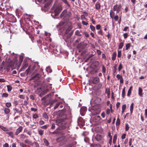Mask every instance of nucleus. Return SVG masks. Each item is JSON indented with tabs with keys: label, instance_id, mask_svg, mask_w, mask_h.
<instances>
[{
	"label": "nucleus",
	"instance_id": "nucleus-48",
	"mask_svg": "<svg viewBox=\"0 0 147 147\" xmlns=\"http://www.w3.org/2000/svg\"><path fill=\"white\" fill-rule=\"evenodd\" d=\"M49 126V125H43V126H42L41 127V128L42 129H46L47 128L48 126Z\"/></svg>",
	"mask_w": 147,
	"mask_h": 147
},
{
	"label": "nucleus",
	"instance_id": "nucleus-1",
	"mask_svg": "<svg viewBox=\"0 0 147 147\" xmlns=\"http://www.w3.org/2000/svg\"><path fill=\"white\" fill-rule=\"evenodd\" d=\"M60 117L56 121V124L59 127L57 129V130H61L64 129L65 127V125L66 122L65 120L66 119L67 115L63 113H60L59 115Z\"/></svg>",
	"mask_w": 147,
	"mask_h": 147
},
{
	"label": "nucleus",
	"instance_id": "nucleus-57",
	"mask_svg": "<svg viewBox=\"0 0 147 147\" xmlns=\"http://www.w3.org/2000/svg\"><path fill=\"white\" fill-rule=\"evenodd\" d=\"M73 145V144H67L65 145V147H72Z\"/></svg>",
	"mask_w": 147,
	"mask_h": 147
},
{
	"label": "nucleus",
	"instance_id": "nucleus-63",
	"mask_svg": "<svg viewBox=\"0 0 147 147\" xmlns=\"http://www.w3.org/2000/svg\"><path fill=\"white\" fill-rule=\"evenodd\" d=\"M145 117L146 118H147V109H145Z\"/></svg>",
	"mask_w": 147,
	"mask_h": 147
},
{
	"label": "nucleus",
	"instance_id": "nucleus-8",
	"mask_svg": "<svg viewBox=\"0 0 147 147\" xmlns=\"http://www.w3.org/2000/svg\"><path fill=\"white\" fill-rule=\"evenodd\" d=\"M121 8L122 6L121 4L119 5L116 4L113 6V10L114 11H116L117 13H118L121 10Z\"/></svg>",
	"mask_w": 147,
	"mask_h": 147
},
{
	"label": "nucleus",
	"instance_id": "nucleus-11",
	"mask_svg": "<svg viewBox=\"0 0 147 147\" xmlns=\"http://www.w3.org/2000/svg\"><path fill=\"white\" fill-rule=\"evenodd\" d=\"M28 66V63L26 62L24 63L21 69V71H24Z\"/></svg>",
	"mask_w": 147,
	"mask_h": 147
},
{
	"label": "nucleus",
	"instance_id": "nucleus-44",
	"mask_svg": "<svg viewBox=\"0 0 147 147\" xmlns=\"http://www.w3.org/2000/svg\"><path fill=\"white\" fill-rule=\"evenodd\" d=\"M122 68L123 67L122 64L121 63H120L118 67V71H120L122 69Z\"/></svg>",
	"mask_w": 147,
	"mask_h": 147
},
{
	"label": "nucleus",
	"instance_id": "nucleus-31",
	"mask_svg": "<svg viewBox=\"0 0 147 147\" xmlns=\"http://www.w3.org/2000/svg\"><path fill=\"white\" fill-rule=\"evenodd\" d=\"M23 129V127L22 126H20L18 128L16 129V131L20 133L21 132Z\"/></svg>",
	"mask_w": 147,
	"mask_h": 147
},
{
	"label": "nucleus",
	"instance_id": "nucleus-54",
	"mask_svg": "<svg viewBox=\"0 0 147 147\" xmlns=\"http://www.w3.org/2000/svg\"><path fill=\"white\" fill-rule=\"evenodd\" d=\"M102 71L103 73H105L106 71V69L105 66L103 65L102 67Z\"/></svg>",
	"mask_w": 147,
	"mask_h": 147
},
{
	"label": "nucleus",
	"instance_id": "nucleus-5",
	"mask_svg": "<svg viewBox=\"0 0 147 147\" xmlns=\"http://www.w3.org/2000/svg\"><path fill=\"white\" fill-rule=\"evenodd\" d=\"M49 82L48 80H45L42 83V86H43V88L45 89H48L51 90L52 88L51 86L52 84L49 83Z\"/></svg>",
	"mask_w": 147,
	"mask_h": 147
},
{
	"label": "nucleus",
	"instance_id": "nucleus-51",
	"mask_svg": "<svg viewBox=\"0 0 147 147\" xmlns=\"http://www.w3.org/2000/svg\"><path fill=\"white\" fill-rule=\"evenodd\" d=\"M116 77L118 80L122 78V76L119 74L117 75Z\"/></svg>",
	"mask_w": 147,
	"mask_h": 147
},
{
	"label": "nucleus",
	"instance_id": "nucleus-60",
	"mask_svg": "<svg viewBox=\"0 0 147 147\" xmlns=\"http://www.w3.org/2000/svg\"><path fill=\"white\" fill-rule=\"evenodd\" d=\"M86 19L85 16L84 15H82L81 16V19L82 20H85Z\"/></svg>",
	"mask_w": 147,
	"mask_h": 147
},
{
	"label": "nucleus",
	"instance_id": "nucleus-43",
	"mask_svg": "<svg viewBox=\"0 0 147 147\" xmlns=\"http://www.w3.org/2000/svg\"><path fill=\"white\" fill-rule=\"evenodd\" d=\"M82 120V118L81 117L79 118L78 119V124H80L81 123V121Z\"/></svg>",
	"mask_w": 147,
	"mask_h": 147
},
{
	"label": "nucleus",
	"instance_id": "nucleus-7",
	"mask_svg": "<svg viewBox=\"0 0 147 147\" xmlns=\"http://www.w3.org/2000/svg\"><path fill=\"white\" fill-rule=\"evenodd\" d=\"M62 7L61 5H58L55 8L54 13L55 16H57L62 10Z\"/></svg>",
	"mask_w": 147,
	"mask_h": 147
},
{
	"label": "nucleus",
	"instance_id": "nucleus-21",
	"mask_svg": "<svg viewBox=\"0 0 147 147\" xmlns=\"http://www.w3.org/2000/svg\"><path fill=\"white\" fill-rule=\"evenodd\" d=\"M6 134L8 135L11 138H14V135L12 132H7L6 133Z\"/></svg>",
	"mask_w": 147,
	"mask_h": 147
},
{
	"label": "nucleus",
	"instance_id": "nucleus-29",
	"mask_svg": "<svg viewBox=\"0 0 147 147\" xmlns=\"http://www.w3.org/2000/svg\"><path fill=\"white\" fill-rule=\"evenodd\" d=\"M43 140L45 145L47 146H48L49 144V143L48 142V141L45 138H44L43 139Z\"/></svg>",
	"mask_w": 147,
	"mask_h": 147
},
{
	"label": "nucleus",
	"instance_id": "nucleus-4",
	"mask_svg": "<svg viewBox=\"0 0 147 147\" xmlns=\"http://www.w3.org/2000/svg\"><path fill=\"white\" fill-rule=\"evenodd\" d=\"M89 111L91 112L93 115H94L99 114L100 111V109L98 106L95 105L92 107L91 110H90L89 109Z\"/></svg>",
	"mask_w": 147,
	"mask_h": 147
},
{
	"label": "nucleus",
	"instance_id": "nucleus-12",
	"mask_svg": "<svg viewBox=\"0 0 147 147\" xmlns=\"http://www.w3.org/2000/svg\"><path fill=\"white\" fill-rule=\"evenodd\" d=\"M142 91V89L141 88L139 87L138 88V94L140 97L143 96V93Z\"/></svg>",
	"mask_w": 147,
	"mask_h": 147
},
{
	"label": "nucleus",
	"instance_id": "nucleus-17",
	"mask_svg": "<svg viewBox=\"0 0 147 147\" xmlns=\"http://www.w3.org/2000/svg\"><path fill=\"white\" fill-rule=\"evenodd\" d=\"M90 146L91 147H101V145L99 144H91Z\"/></svg>",
	"mask_w": 147,
	"mask_h": 147
},
{
	"label": "nucleus",
	"instance_id": "nucleus-9",
	"mask_svg": "<svg viewBox=\"0 0 147 147\" xmlns=\"http://www.w3.org/2000/svg\"><path fill=\"white\" fill-rule=\"evenodd\" d=\"M40 77L39 74H37L36 75L32 76L30 78L31 80H38Z\"/></svg>",
	"mask_w": 147,
	"mask_h": 147
},
{
	"label": "nucleus",
	"instance_id": "nucleus-53",
	"mask_svg": "<svg viewBox=\"0 0 147 147\" xmlns=\"http://www.w3.org/2000/svg\"><path fill=\"white\" fill-rule=\"evenodd\" d=\"M113 18L114 19L115 21H117L119 18V16L117 15H116Z\"/></svg>",
	"mask_w": 147,
	"mask_h": 147
},
{
	"label": "nucleus",
	"instance_id": "nucleus-55",
	"mask_svg": "<svg viewBox=\"0 0 147 147\" xmlns=\"http://www.w3.org/2000/svg\"><path fill=\"white\" fill-rule=\"evenodd\" d=\"M26 133L30 136H31L32 134V131L30 130H28Z\"/></svg>",
	"mask_w": 147,
	"mask_h": 147
},
{
	"label": "nucleus",
	"instance_id": "nucleus-61",
	"mask_svg": "<svg viewBox=\"0 0 147 147\" xmlns=\"http://www.w3.org/2000/svg\"><path fill=\"white\" fill-rule=\"evenodd\" d=\"M123 36L124 38H126L128 36V34L127 33H125L123 34Z\"/></svg>",
	"mask_w": 147,
	"mask_h": 147
},
{
	"label": "nucleus",
	"instance_id": "nucleus-15",
	"mask_svg": "<svg viewBox=\"0 0 147 147\" xmlns=\"http://www.w3.org/2000/svg\"><path fill=\"white\" fill-rule=\"evenodd\" d=\"M25 142L30 145L32 146L33 144V143L31 141L28 139L25 140Z\"/></svg>",
	"mask_w": 147,
	"mask_h": 147
},
{
	"label": "nucleus",
	"instance_id": "nucleus-23",
	"mask_svg": "<svg viewBox=\"0 0 147 147\" xmlns=\"http://www.w3.org/2000/svg\"><path fill=\"white\" fill-rule=\"evenodd\" d=\"M80 32L79 30H76L75 32V35L78 36H80L82 35Z\"/></svg>",
	"mask_w": 147,
	"mask_h": 147
},
{
	"label": "nucleus",
	"instance_id": "nucleus-25",
	"mask_svg": "<svg viewBox=\"0 0 147 147\" xmlns=\"http://www.w3.org/2000/svg\"><path fill=\"white\" fill-rule=\"evenodd\" d=\"M46 70L47 73L48 72L51 73L52 72V70L51 69L50 67L49 66L48 67H46Z\"/></svg>",
	"mask_w": 147,
	"mask_h": 147
},
{
	"label": "nucleus",
	"instance_id": "nucleus-58",
	"mask_svg": "<svg viewBox=\"0 0 147 147\" xmlns=\"http://www.w3.org/2000/svg\"><path fill=\"white\" fill-rule=\"evenodd\" d=\"M132 139L131 138H130L129 140V146H131L132 144Z\"/></svg>",
	"mask_w": 147,
	"mask_h": 147
},
{
	"label": "nucleus",
	"instance_id": "nucleus-59",
	"mask_svg": "<svg viewBox=\"0 0 147 147\" xmlns=\"http://www.w3.org/2000/svg\"><path fill=\"white\" fill-rule=\"evenodd\" d=\"M101 26L100 25L98 24L96 26V29L97 30H98L100 29Z\"/></svg>",
	"mask_w": 147,
	"mask_h": 147
},
{
	"label": "nucleus",
	"instance_id": "nucleus-37",
	"mask_svg": "<svg viewBox=\"0 0 147 147\" xmlns=\"http://www.w3.org/2000/svg\"><path fill=\"white\" fill-rule=\"evenodd\" d=\"M23 56L22 55L20 56V59H19V62L20 65L21 64V63L22 62L23 60Z\"/></svg>",
	"mask_w": 147,
	"mask_h": 147
},
{
	"label": "nucleus",
	"instance_id": "nucleus-49",
	"mask_svg": "<svg viewBox=\"0 0 147 147\" xmlns=\"http://www.w3.org/2000/svg\"><path fill=\"white\" fill-rule=\"evenodd\" d=\"M20 146L22 147H26V145L22 142L20 143Z\"/></svg>",
	"mask_w": 147,
	"mask_h": 147
},
{
	"label": "nucleus",
	"instance_id": "nucleus-39",
	"mask_svg": "<svg viewBox=\"0 0 147 147\" xmlns=\"http://www.w3.org/2000/svg\"><path fill=\"white\" fill-rule=\"evenodd\" d=\"M123 46V42L120 43L119 46V49H121L122 48Z\"/></svg>",
	"mask_w": 147,
	"mask_h": 147
},
{
	"label": "nucleus",
	"instance_id": "nucleus-46",
	"mask_svg": "<svg viewBox=\"0 0 147 147\" xmlns=\"http://www.w3.org/2000/svg\"><path fill=\"white\" fill-rule=\"evenodd\" d=\"M125 131H127L129 129V127L128 124L126 123L125 126Z\"/></svg>",
	"mask_w": 147,
	"mask_h": 147
},
{
	"label": "nucleus",
	"instance_id": "nucleus-64",
	"mask_svg": "<svg viewBox=\"0 0 147 147\" xmlns=\"http://www.w3.org/2000/svg\"><path fill=\"white\" fill-rule=\"evenodd\" d=\"M3 147H8L9 144L7 143H5L3 145Z\"/></svg>",
	"mask_w": 147,
	"mask_h": 147
},
{
	"label": "nucleus",
	"instance_id": "nucleus-34",
	"mask_svg": "<svg viewBox=\"0 0 147 147\" xmlns=\"http://www.w3.org/2000/svg\"><path fill=\"white\" fill-rule=\"evenodd\" d=\"M4 27V24L3 22L0 21V29H3Z\"/></svg>",
	"mask_w": 147,
	"mask_h": 147
},
{
	"label": "nucleus",
	"instance_id": "nucleus-27",
	"mask_svg": "<svg viewBox=\"0 0 147 147\" xmlns=\"http://www.w3.org/2000/svg\"><path fill=\"white\" fill-rule=\"evenodd\" d=\"M0 128L4 131H8V129L7 128L2 125H0Z\"/></svg>",
	"mask_w": 147,
	"mask_h": 147
},
{
	"label": "nucleus",
	"instance_id": "nucleus-32",
	"mask_svg": "<svg viewBox=\"0 0 147 147\" xmlns=\"http://www.w3.org/2000/svg\"><path fill=\"white\" fill-rule=\"evenodd\" d=\"M125 88L124 87V88L123 89V90L122 91V97L123 98H124L125 96Z\"/></svg>",
	"mask_w": 147,
	"mask_h": 147
},
{
	"label": "nucleus",
	"instance_id": "nucleus-42",
	"mask_svg": "<svg viewBox=\"0 0 147 147\" xmlns=\"http://www.w3.org/2000/svg\"><path fill=\"white\" fill-rule=\"evenodd\" d=\"M38 132L39 134L41 135L42 136L43 134V131L41 130V129H38Z\"/></svg>",
	"mask_w": 147,
	"mask_h": 147
},
{
	"label": "nucleus",
	"instance_id": "nucleus-6",
	"mask_svg": "<svg viewBox=\"0 0 147 147\" xmlns=\"http://www.w3.org/2000/svg\"><path fill=\"white\" fill-rule=\"evenodd\" d=\"M63 30L65 34H67L71 30V27L69 26L67 24H65L63 26Z\"/></svg>",
	"mask_w": 147,
	"mask_h": 147
},
{
	"label": "nucleus",
	"instance_id": "nucleus-45",
	"mask_svg": "<svg viewBox=\"0 0 147 147\" xmlns=\"http://www.w3.org/2000/svg\"><path fill=\"white\" fill-rule=\"evenodd\" d=\"M121 51H118L117 57L118 58L121 57Z\"/></svg>",
	"mask_w": 147,
	"mask_h": 147
},
{
	"label": "nucleus",
	"instance_id": "nucleus-50",
	"mask_svg": "<svg viewBox=\"0 0 147 147\" xmlns=\"http://www.w3.org/2000/svg\"><path fill=\"white\" fill-rule=\"evenodd\" d=\"M84 141L86 143H88L89 142V139L87 138H86L84 139Z\"/></svg>",
	"mask_w": 147,
	"mask_h": 147
},
{
	"label": "nucleus",
	"instance_id": "nucleus-40",
	"mask_svg": "<svg viewBox=\"0 0 147 147\" xmlns=\"http://www.w3.org/2000/svg\"><path fill=\"white\" fill-rule=\"evenodd\" d=\"M42 117H43L44 118L46 119H47L48 118V117L46 114V113H44L42 115Z\"/></svg>",
	"mask_w": 147,
	"mask_h": 147
},
{
	"label": "nucleus",
	"instance_id": "nucleus-3",
	"mask_svg": "<svg viewBox=\"0 0 147 147\" xmlns=\"http://www.w3.org/2000/svg\"><path fill=\"white\" fill-rule=\"evenodd\" d=\"M67 10L65 9L62 13L61 15V16L62 17V16H64L63 19L65 20V21L67 22L70 18L71 15V12H68L67 13Z\"/></svg>",
	"mask_w": 147,
	"mask_h": 147
},
{
	"label": "nucleus",
	"instance_id": "nucleus-36",
	"mask_svg": "<svg viewBox=\"0 0 147 147\" xmlns=\"http://www.w3.org/2000/svg\"><path fill=\"white\" fill-rule=\"evenodd\" d=\"M116 123L117 126H119L120 124V120L118 117Z\"/></svg>",
	"mask_w": 147,
	"mask_h": 147
},
{
	"label": "nucleus",
	"instance_id": "nucleus-16",
	"mask_svg": "<svg viewBox=\"0 0 147 147\" xmlns=\"http://www.w3.org/2000/svg\"><path fill=\"white\" fill-rule=\"evenodd\" d=\"M96 140L97 141H99L101 140L102 137L99 134H97L95 138Z\"/></svg>",
	"mask_w": 147,
	"mask_h": 147
},
{
	"label": "nucleus",
	"instance_id": "nucleus-2",
	"mask_svg": "<svg viewBox=\"0 0 147 147\" xmlns=\"http://www.w3.org/2000/svg\"><path fill=\"white\" fill-rule=\"evenodd\" d=\"M40 67L38 65V62L35 63L32 67H28V69L26 71L25 74L27 75L28 74L29 71L33 74L36 73L39 71L41 74H42L43 75L45 76V74L43 72V69L42 68L40 69Z\"/></svg>",
	"mask_w": 147,
	"mask_h": 147
},
{
	"label": "nucleus",
	"instance_id": "nucleus-22",
	"mask_svg": "<svg viewBox=\"0 0 147 147\" xmlns=\"http://www.w3.org/2000/svg\"><path fill=\"white\" fill-rule=\"evenodd\" d=\"M4 112L6 114L9 113L10 112V110L8 108H5L4 109Z\"/></svg>",
	"mask_w": 147,
	"mask_h": 147
},
{
	"label": "nucleus",
	"instance_id": "nucleus-33",
	"mask_svg": "<svg viewBox=\"0 0 147 147\" xmlns=\"http://www.w3.org/2000/svg\"><path fill=\"white\" fill-rule=\"evenodd\" d=\"M117 71V65H115L113 67V72L114 73H116Z\"/></svg>",
	"mask_w": 147,
	"mask_h": 147
},
{
	"label": "nucleus",
	"instance_id": "nucleus-41",
	"mask_svg": "<svg viewBox=\"0 0 147 147\" xmlns=\"http://www.w3.org/2000/svg\"><path fill=\"white\" fill-rule=\"evenodd\" d=\"M131 45L130 43H128L126 45L125 50H128L130 47Z\"/></svg>",
	"mask_w": 147,
	"mask_h": 147
},
{
	"label": "nucleus",
	"instance_id": "nucleus-47",
	"mask_svg": "<svg viewBox=\"0 0 147 147\" xmlns=\"http://www.w3.org/2000/svg\"><path fill=\"white\" fill-rule=\"evenodd\" d=\"M8 94L7 93H3L2 94V97H7Z\"/></svg>",
	"mask_w": 147,
	"mask_h": 147
},
{
	"label": "nucleus",
	"instance_id": "nucleus-20",
	"mask_svg": "<svg viewBox=\"0 0 147 147\" xmlns=\"http://www.w3.org/2000/svg\"><path fill=\"white\" fill-rule=\"evenodd\" d=\"M132 86H131L129 87V88L128 90V93H127V96H129L131 95V91L132 90Z\"/></svg>",
	"mask_w": 147,
	"mask_h": 147
},
{
	"label": "nucleus",
	"instance_id": "nucleus-62",
	"mask_svg": "<svg viewBox=\"0 0 147 147\" xmlns=\"http://www.w3.org/2000/svg\"><path fill=\"white\" fill-rule=\"evenodd\" d=\"M126 136V134H123L121 136V139H124L125 138V136Z\"/></svg>",
	"mask_w": 147,
	"mask_h": 147
},
{
	"label": "nucleus",
	"instance_id": "nucleus-24",
	"mask_svg": "<svg viewBox=\"0 0 147 147\" xmlns=\"http://www.w3.org/2000/svg\"><path fill=\"white\" fill-rule=\"evenodd\" d=\"M49 47L50 49L53 50V51H55V46L54 45L53 43H51Z\"/></svg>",
	"mask_w": 147,
	"mask_h": 147
},
{
	"label": "nucleus",
	"instance_id": "nucleus-10",
	"mask_svg": "<svg viewBox=\"0 0 147 147\" xmlns=\"http://www.w3.org/2000/svg\"><path fill=\"white\" fill-rule=\"evenodd\" d=\"M100 119V116L96 115L93 118V120L95 122H97L99 121Z\"/></svg>",
	"mask_w": 147,
	"mask_h": 147
},
{
	"label": "nucleus",
	"instance_id": "nucleus-14",
	"mask_svg": "<svg viewBox=\"0 0 147 147\" xmlns=\"http://www.w3.org/2000/svg\"><path fill=\"white\" fill-rule=\"evenodd\" d=\"M19 139L21 140H23L26 137V136L22 134L19 135Z\"/></svg>",
	"mask_w": 147,
	"mask_h": 147
},
{
	"label": "nucleus",
	"instance_id": "nucleus-18",
	"mask_svg": "<svg viewBox=\"0 0 147 147\" xmlns=\"http://www.w3.org/2000/svg\"><path fill=\"white\" fill-rule=\"evenodd\" d=\"M115 14V12L112 11V10H111L110 11V15L111 18L112 19H113L114 18V16Z\"/></svg>",
	"mask_w": 147,
	"mask_h": 147
},
{
	"label": "nucleus",
	"instance_id": "nucleus-56",
	"mask_svg": "<svg viewBox=\"0 0 147 147\" xmlns=\"http://www.w3.org/2000/svg\"><path fill=\"white\" fill-rule=\"evenodd\" d=\"M110 109H107L106 111V113L107 115H109L110 114Z\"/></svg>",
	"mask_w": 147,
	"mask_h": 147
},
{
	"label": "nucleus",
	"instance_id": "nucleus-52",
	"mask_svg": "<svg viewBox=\"0 0 147 147\" xmlns=\"http://www.w3.org/2000/svg\"><path fill=\"white\" fill-rule=\"evenodd\" d=\"M11 105V104L10 102H7L6 103V106L7 107H10Z\"/></svg>",
	"mask_w": 147,
	"mask_h": 147
},
{
	"label": "nucleus",
	"instance_id": "nucleus-35",
	"mask_svg": "<svg viewBox=\"0 0 147 147\" xmlns=\"http://www.w3.org/2000/svg\"><path fill=\"white\" fill-rule=\"evenodd\" d=\"M62 102H59L56 104L55 105L54 107V109H55L58 107L59 106L62 104Z\"/></svg>",
	"mask_w": 147,
	"mask_h": 147
},
{
	"label": "nucleus",
	"instance_id": "nucleus-38",
	"mask_svg": "<svg viewBox=\"0 0 147 147\" xmlns=\"http://www.w3.org/2000/svg\"><path fill=\"white\" fill-rule=\"evenodd\" d=\"M90 28L91 30L93 32L95 31V28L94 26L92 25H91L90 26Z\"/></svg>",
	"mask_w": 147,
	"mask_h": 147
},
{
	"label": "nucleus",
	"instance_id": "nucleus-13",
	"mask_svg": "<svg viewBox=\"0 0 147 147\" xmlns=\"http://www.w3.org/2000/svg\"><path fill=\"white\" fill-rule=\"evenodd\" d=\"M95 7L97 10H99L100 9V3L98 2H97L95 5Z\"/></svg>",
	"mask_w": 147,
	"mask_h": 147
},
{
	"label": "nucleus",
	"instance_id": "nucleus-19",
	"mask_svg": "<svg viewBox=\"0 0 147 147\" xmlns=\"http://www.w3.org/2000/svg\"><path fill=\"white\" fill-rule=\"evenodd\" d=\"M112 59L113 60H115L117 56V53L116 52H114L113 54H112Z\"/></svg>",
	"mask_w": 147,
	"mask_h": 147
},
{
	"label": "nucleus",
	"instance_id": "nucleus-28",
	"mask_svg": "<svg viewBox=\"0 0 147 147\" xmlns=\"http://www.w3.org/2000/svg\"><path fill=\"white\" fill-rule=\"evenodd\" d=\"M62 2L66 4L68 7H70V5L68 2L67 0H62Z\"/></svg>",
	"mask_w": 147,
	"mask_h": 147
},
{
	"label": "nucleus",
	"instance_id": "nucleus-26",
	"mask_svg": "<svg viewBox=\"0 0 147 147\" xmlns=\"http://www.w3.org/2000/svg\"><path fill=\"white\" fill-rule=\"evenodd\" d=\"M99 81V78L97 77H95L93 79V82L94 83H96Z\"/></svg>",
	"mask_w": 147,
	"mask_h": 147
},
{
	"label": "nucleus",
	"instance_id": "nucleus-30",
	"mask_svg": "<svg viewBox=\"0 0 147 147\" xmlns=\"http://www.w3.org/2000/svg\"><path fill=\"white\" fill-rule=\"evenodd\" d=\"M7 90L8 92H10L12 90V88L10 85H7Z\"/></svg>",
	"mask_w": 147,
	"mask_h": 147
}]
</instances>
